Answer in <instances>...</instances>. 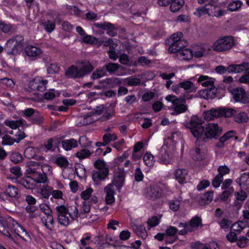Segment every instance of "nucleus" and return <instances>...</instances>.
Listing matches in <instances>:
<instances>
[{"mask_svg": "<svg viewBox=\"0 0 249 249\" xmlns=\"http://www.w3.org/2000/svg\"><path fill=\"white\" fill-rule=\"evenodd\" d=\"M203 123V120L197 116H193L189 123V128L193 136L196 138V143L197 145H203L208 141L213 139H219V141L215 143V146L221 148L224 146L226 141L235 137L236 134L234 130H230L219 138L222 134V129L219 127L217 124H208L205 128L202 125Z\"/></svg>", "mask_w": 249, "mask_h": 249, "instance_id": "1", "label": "nucleus"}, {"mask_svg": "<svg viewBox=\"0 0 249 249\" xmlns=\"http://www.w3.org/2000/svg\"><path fill=\"white\" fill-rule=\"evenodd\" d=\"M24 46V36L22 35H16L6 41L4 53L10 57H15L20 53Z\"/></svg>", "mask_w": 249, "mask_h": 249, "instance_id": "2", "label": "nucleus"}, {"mask_svg": "<svg viewBox=\"0 0 249 249\" xmlns=\"http://www.w3.org/2000/svg\"><path fill=\"white\" fill-rule=\"evenodd\" d=\"M93 69V65L89 61L82 62L80 67L74 65L70 66L66 71L65 75L68 78L80 79L90 73Z\"/></svg>", "mask_w": 249, "mask_h": 249, "instance_id": "3", "label": "nucleus"}, {"mask_svg": "<svg viewBox=\"0 0 249 249\" xmlns=\"http://www.w3.org/2000/svg\"><path fill=\"white\" fill-rule=\"evenodd\" d=\"M167 188L165 184L160 182L150 184L144 189L143 195L149 201H158L164 196Z\"/></svg>", "mask_w": 249, "mask_h": 249, "instance_id": "4", "label": "nucleus"}, {"mask_svg": "<svg viewBox=\"0 0 249 249\" xmlns=\"http://www.w3.org/2000/svg\"><path fill=\"white\" fill-rule=\"evenodd\" d=\"M182 34L178 32L173 34L170 38L166 41V44L168 45V52L171 53H179L182 49L186 47L188 42L182 39Z\"/></svg>", "mask_w": 249, "mask_h": 249, "instance_id": "5", "label": "nucleus"}, {"mask_svg": "<svg viewBox=\"0 0 249 249\" xmlns=\"http://www.w3.org/2000/svg\"><path fill=\"white\" fill-rule=\"evenodd\" d=\"M234 45L233 37L231 36L219 37L214 42L212 48L216 52H222L229 50Z\"/></svg>", "mask_w": 249, "mask_h": 249, "instance_id": "6", "label": "nucleus"}, {"mask_svg": "<svg viewBox=\"0 0 249 249\" xmlns=\"http://www.w3.org/2000/svg\"><path fill=\"white\" fill-rule=\"evenodd\" d=\"M228 91L232 95L233 99L236 102L244 104L249 103V98L243 88H232L230 87L228 88Z\"/></svg>", "mask_w": 249, "mask_h": 249, "instance_id": "7", "label": "nucleus"}, {"mask_svg": "<svg viewBox=\"0 0 249 249\" xmlns=\"http://www.w3.org/2000/svg\"><path fill=\"white\" fill-rule=\"evenodd\" d=\"M48 83L47 80L44 79L41 76H37L29 82L28 87L30 91L43 92L46 89Z\"/></svg>", "mask_w": 249, "mask_h": 249, "instance_id": "8", "label": "nucleus"}, {"mask_svg": "<svg viewBox=\"0 0 249 249\" xmlns=\"http://www.w3.org/2000/svg\"><path fill=\"white\" fill-rule=\"evenodd\" d=\"M61 142V138L57 137L50 138L45 141L42 145V149L45 152H60L59 146Z\"/></svg>", "mask_w": 249, "mask_h": 249, "instance_id": "9", "label": "nucleus"}, {"mask_svg": "<svg viewBox=\"0 0 249 249\" xmlns=\"http://www.w3.org/2000/svg\"><path fill=\"white\" fill-rule=\"evenodd\" d=\"M125 179V173L123 167H118L115 169L113 179L111 184L120 189L124 185Z\"/></svg>", "mask_w": 249, "mask_h": 249, "instance_id": "10", "label": "nucleus"}, {"mask_svg": "<svg viewBox=\"0 0 249 249\" xmlns=\"http://www.w3.org/2000/svg\"><path fill=\"white\" fill-rule=\"evenodd\" d=\"M237 66H239V68H237V71H236L233 73L244 72V74L239 78V82L245 84H249V63L244 62L237 64Z\"/></svg>", "mask_w": 249, "mask_h": 249, "instance_id": "11", "label": "nucleus"}, {"mask_svg": "<svg viewBox=\"0 0 249 249\" xmlns=\"http://www.w3.org/2000/svg\"><path fill=\"white\" fill-rule=\"evenodd\" d=\"M11 224L15 226L18 224V223L11 217H8L5 220L0 221V232L9 238H11L12 236L7 231V228H12Z\"/></svg>", "mask_w": 249, "mask_h": 249, "instance_id": "12", "label": "nucleus"}, {"mask_svg": "<svg viewBox=\"0 0 249 249\" xmlns=\"http://www.w3.org/2000/svg\"><path fill=\"white\" fill-rule=\"evenodd\" d=\"M106 72H108L110 75L116 74L117 75H123L120 73V70H122L123 67L118 63L109 62L105 64L103 66Z\"/></svg>", "mask_w": 249, "mask_h": 249, "instance_id": "13", "label": "nucleus"}, {"mask_svg": "<svg viewBox=\"0 0 249 249\" xmlns=\"http://www.w3.org/2000/svg\"><path fill=\"white\" fill-rule=\"evenodd\" d=\"M109 169H105L103 171L94 170L92 173V177L94 183L99 185L108 176Z\"/></svg>", "mask_w": 249, "mask_h": 249, "instance_id": "14", "label": "nucleus"}, {"mask_svg": "<svg viewBox=\"0 0 249 249\" xmlns=\"http://www.w3.org/2000/svg\"><path fill=\"white\" fill-rule=\"evenodd\" d=\"M14 25L5 20H0V40L4 38V34H8L14 29Z\"/></svg>", "mask_w": 249, "mask_h": 249, "instance_id": "15", "label": "nucleus"}, {"mask_svg": "<svg viewBox=\"0 0 249 249\" xmlns=\"http://www.w3.org/2000/svg\"><path fill=\"white\" fill-rule=\"evenodd\" d=\"M237 68H239V66H237L236 64H232L227 67L219 65L216 67L215 71L217 73L221 74L226 73L233 74L234 72L237 71Z\"/></svg>", "mask_w": 249, "mask_h": 249, "instance_id": "16", "label": "nucleus"}, {"mask_svg": "<svg viewBox=\"0 0 249 249\" xmlns=\"http://www.w3.org/2000/svg\"><path fill=\"white\" fill-rule=\"evenodd\" d=\"M106 193L105 201L107 204H112L115 201V191L112 184H109L104 188Z\"/></svg>", "mask_w": 249, "mask_h": 249, "instance_id": "17", "label": "nucleus"}, {"mask_svg": "<svg viewBox=\"0 0 249 249\" xmlns=\"http://www.w3.org/2000/svg\"><path fill=\"white\" fill-rule=\"evenodd\" d=\"M26 53L28 56L36 59L40 58V55L42 53L40 48L34 46H28L26 48Z\"/></svg>", "mask_w": 249, "mask_h": 249, "instance_id": "18", "label": "nucleus"}, {"mask_svg": "<svg viewBox=\"0 0 249 249\" xmlns=\"http://www.w3.org/2000/svg\"><path fill=\"white\" fill-rule=\"evenodd\" d=\"M131 227L137 235L142 239H145L147 236V232L143 224L138 225L134 223H131Z\"/></svg>", "mask_w": 249, "mask_h": 249, "instance_id": "19", "label": "nucleus"}, {"mask_svg": "<svg viewBox=\"0 0 249 249\" xmlns=\"http://www.w3.org/2000/svg\"><path fill=\"white\" fill-rule=\"evenodd\" d=\"M61 144L62 148L65 150L68 151L71 150L72 148L78 147L79 142L73 138H71L64 140H61Z\"/></svg>", "mask_w": 249, "mask_h": 249, "instance_id": "20", "label": "nucleus"}, {"mask_svg": "<svg viewBox=\"0 0 249 249\" xmlns=\"http://www.w3.org/2000/svg\"><path fill=\"white\" fill-rule=\"evenodd\" d=\"M32 180L39 183H44L47 181V176L44 172L36 171L35 172L30 174Z\"/></svg>", "mask_w": 249, "mask_h": 249, "instance_id": "21", "label": "nucleus"}, {"mask_svg": "<svg viewBox=\"0 0 249 249\" xmlns=\"http://www.w3.org/2000/svg\"><path fill=\"white\" fill-rule=\"evenodd\" d=\"M188 175V171L185 169H178L174 172L176 179L180 183L186 182V178Z\"/></svg>", "mask_w": 249, "mask_h": 249, "instance_id": "22", "label": "nucleus"}, {"mask_svg": "<svg viewBox=\"0 0 249 249\" xmlns=\"http://www.w3.org/2000/svg\"><path fill=\"white\" fill-rule=\"evenodd\" d=\"M228 11L226 10H223L220 8L218 6L217 2L212 3L211 15L216 18H220L227 14Z\"/></svg>", "mask_w": 249, "mask_h": 249, "instance_id": "23", "label": "nucleus"}, {"mask_svg": "<svg viewBox=\"0 0 249 249\" xmlns=\"http://www.w3.org/2000/svg\"><path fill=\"white\" fill-rule=\"evenodd\" d=\"M243 3L240 0H231L227 6V10L231 12L239 11Z\"/></svg>", "mask_w": 249, "mask_h": 249, "instance_id": "24", "label": "nucleus"}, {"mask_svg": "<svg viewBox=\"0 0 249 249\" xmlns=\"http://www.w3.org/2000/svg\"><path fill=\"white\" fill-rule=\"evenodd\" d=\"M213 192L210 191L205 193L199 200L200 205L203 206L210 203L213 198Z\"/></svg>", "mask_w": 249, "mask_h": 249, "instance_id": "25", "label": "nucleus"}, {"mask_svg": "<svg viewBox=\"0 0 249 249\" xmlns=\"http://www.w3.org/2000/svg\"><path fill=\"white\" fill-rule=\"evenodd\" d=\"M99 82L101 84H106L107 86L108 85L110 87H114L116 86H119L121 85L122 81V79L119 78H107L105 80L100 81Z\"/></svg>", "mask_w": 249, "mask_h": 249, "instance_id": "26", "label": "nucleus"}, {"mask_svg": "<svg viewBox=\"0 0 249 249\" xmlns=\"http://www.w3.org/2000/svg\"><path fill=\"white\" fill-rule=\"evenodd\" d=\"M32 178L31 176L28 177L26 178H21L18 180V182L27 189H33L35 185L32 182Z\"/></svg>", "mask_w": 249, "mask_h": 249, "instance_id": "27", "label": "nucleus"}, {"mask_svg": "<svg viewBox=\"0 0 249 249\" xmlns=\"http://www.w3.org/2000/svg\"><path fill=\"white\" fill-rule=\"evenodd\" d=\"M184 0H172L170 10L174 13L178 11L184 5Z\"/></svg>", "mask_w": 249, "mask_h": 249, "instance_id": "28", "label": "nucleus"}, {"mask_svg": "<svg viewBox=\"0 0 249 249\" xmlns=\"http://www.w3.org/2000/svg\"><path fill=\"white\" fill-rule=\"evenodd\" d=\"M178 55H180V59L182 60H191L193 57V52L192 50L183 48L179 52Z\"/></svg>", "mask_w": 249, "mask_h": 249, "instance_id": "29", "label": "nucleus"}, {"mask_svg": "<svg viewBox=\"0 0 249 249\" xmlns=\"http://www.w3.org/2000/svg\"><path fill=\"white\" fill-rule=\"evenodd\" d=\"M212 3L208 2L204 6L196 9L197 16L201 17L205 14L211 15Z\"/></svg>", "mask_w": 249, "mask_h": 249, "instance_id": "30", "label": "nucleus"}, {"mask_svg": "<svg viewBox=\"0 0 249 249\" xmlns=\"http://www.w3.org/2000/svg\"><path fill=\"white\" fill-rule=\"evenodd\" d=\"M239 185L243 189L249 188V173L243 174L239 178Z\"/></svg>", "mask_w": 249, "mask_h": 249, "instance_id": "31", "label": "nucleus"}, {"mask_svg": "<svg viewBox=\"0 0 249 249\" xmlns=\"http://www.w3.org/2000/svg\"><path fill=\"white\" fill-rule=\"evenodd\" d=\"M27 165L28 167V169H27V171L28 172V174H30L33 172H36L37 171V169H39L41 163L38 161V160H37V161H29L27 162Z\"/></svg>", "mask_w": 249, "mask_h": 249, "instance_id": "32", "label": "nucleus"}, {"mask_svg": "<svg viewBox=\"0 0 249 249\" xmlns=\"http://www.w3.org/2000/svg\"><path fill=\"white\" fill-rule=\"evenodd\" d=\"M249 119L247 113L245 112H236L234 115V120L238 123H247Z\"/></svg>", "mask_w": 249, "mask_h": 249, "instance_id": "33", "label": "nucleus"}, {"mask_svg": "<svg viewBox=\"0 0 249 249\" xmlns=\"http://www.w3.org/2000/svg\"><path fill=\"white\" fill-rule=\"evenodd\" d=\"M98 38L87 34L81 37V42L86 44L96 45L98 43Z\"/></svg>", "mask_w": 249, "mask_h": 249, "instance_id": "34", "label": "nucleus"}, {"mask_svg": "<svg viewBox=\"0 0 249 249\" xmlns=\"http://www.w3.org/2000/svg\"><path fill=\"white\" fill-rule=\"evenodd\" d=\"M198 81L201 83V85L203 87H207L208 89L214 87L213 82L209 80L208 76H200L198 79Z\"/></svg>", "mask_w": 249, "mask_h": 249, "instance_id": "35", "label": "nucleus"}, {"mask_svg": "<svg viewBox=\"0 0 249 249\" xmlns=\"http://www.w3.org/2000/svg\"><path fill=\"white\" fill-rule=\"evenodd\" d=\"M107 75V73L104 70L103 67L102 68L97 69L93 72L90 77V79L96 80Z\"/></svg>", "mask_w": 249, "mask_h": 249, "instance_id": "36", "label": "nucleus"}, {"mask_svg": "<svg viewBox=\"0 0 249 249\" xmlns=\"http://www.w3.org/2000/svg\"><path fill=\"white\" fill-rule=\"evenodd\" d=\"M52 190V188L48 185H43L42 187L39 189V193L42 197L45 199H48L51 194Z\"/></svg>", "mask_w": 249, "mask_h": 249, "instance_id": "37", "label": "nucleus"}, {"mask_svg": "<svg viewBox=\"0 0 249 249\" xmlns=\"http://www.w3.org/2000/svg\"><path fill=\"white\" fill-rule=\"evenodd\" d=\"M30 121L33 124L41 125L43 124L44 119L38 112L35 111V113L30 118Z\"/></svg>", "mask_w": 249, "mask_h": 249, "instance_id": "38", "label": "nucleus"}, {"mask_svg": "<svg viewBox=\"0 0 249 249\" xmlns=\"http://www.w3.org/2000/svg\"><path fill=\"white\" fill-rule=\"evenodd\" d=\"M68 213L70 217L73 220H75L78 217L79 214L78 210L75 205H71L68 208Z\"/></svg>", "mask_w": 249, "mask_h": 249, "instance_id": "39", "label": "nucleus"}, {"mask_svg": "<svg viewBox=\"0 0 249 249\" xmlns=\"http://www.w3.org/2000/svg\"><path fill=\"white\" fill-rule=\"evenodd\" d=\"M190 226L192 228H202L203 227V224L202 223L201 218L197 216L193 217L190 221Z\"/></svg>", "mask_w": 249, "mask_h": 249, "instance_id": "40", "label": "nucleus"}, {"mask_svg": "<svg viewBox=\"0 0 249 249\" xmlns=\"http://www.w3.org/2000/svg\"><path fill=\"white\" fill-rule=\"evenodd\" d=\"M54 162L62 168L67 167L69 164V161L64 157H57Z\"/></svg>", "mask_w": 249, "mask_h": 249, "instance_id": "41", "label": "nucleus"}, {"mask_svg": "<svg viewBox=\"0 0 249 249\" xmlns=\"http://www.w3.org/2000/svg\"><path fill=\"white\" fill-rule=\"evenodd\" d=\"M222 117H231L236 113V110L231 108L221 107Z\"/></svg>", "mask_w": 249, "mask_h": 249, "instance_id": "42", "label": "nucleus"}, {"mask_svg": "<svg viewBox=\"0 0 249 249\" xmlns=\"http://www.w3.org/2000/svg\"><path fill=\"white\" fill-rule=\"evenodd\" d=\"M5 193L10 196L11 198L15 197L18 195V189L14 186L9 185L5 189Z\"/></svg>", "mask_w": 249, "mask_h": 249, "instance_id": "43", "label": "nucleus"}, {"mask_svg": "<svg viewBox=\"0 0 249 249\" xmlns=\"http://www.w3.org/2000/svg\"><path fill=\"white\" fill-rule=\"evenodd\" d=\"M42 25L44 27L46 31L50 33L54 29L55 24L54 21H51L49 20H47L46 21L42 23Z\"/></svg>", "mask_w": 249, "mask_h": 249, "instance_id": "44", "label": "nucleus"}, {"mask_svg": "<svg viewBox=\"0 0 249 249\" xmlns=\"http://www.w3.org/2000/svg\"><path fill=\"white\" fill-rule=\"evenodd\" d=\"M103 143L102 142H97L96 145L99 147L100 146H106L112 140V137L110 133H105L103 137Z\"/></svg>", "mask_w": 249, "mask_h": 249, "instance_id": "45", "label": "nucleus"}, {"mask_svg": "<svg viewBox=\"0 0 249 249\" xmlns=\"http://www.w3.org/2000/svg\"><path fill=\"white\" fill-rule=\"evenodd\" d=\"M4 123L6 126L12 129H16L22 125L21 122L18 121L6 120Z\"/></svg>", "mask_w": 249, "mask_h": 249, "instance_id": "46", "label": "nucleus"}, {"mask_svg": "<svg viewBox=\"0 0 249 249\" xmlns=\"http://www.w3.org/2000/svg\"><path fill=\"white\" fill-rule=\"evenodd\" d=\"M127 84L129 86H137L140 85L141 80L139 78L134 76H130L126 78Z\"/></svg>", "mask_w": 249, "mask_h": 249, "instance_id": "47", "label": "nucleus"}, {"mask_svg": "<svg viewBox=\"0 0 249 249\" xmlns=\"http://www.w3.org/2000/svg\"><path fill=\"white\" fill-rule=\"evenodd\" d=\"M15 142H16V139L8 135H5L2 137V144L3 145H11Z\"/></svg>", "mask_w": 249, "mask_h": 249, "instance_id": "48", "label": "nucleus"}, {"mask_svg": "<svg viewBox=\"0 0 249 249\" xmlns=\"http://www.w3.org/2000/svg\"><path fill=\"white\" fill-rule=\"evenodd\" d=\"M57 220L58 223L62 226H67L70 223V221L67 214L59 215L57 216Z\"/></svg>", "mask_w": 249, "mask_h": 249, "instance_id": "49", "label": "nucleus"}, {"mask_svg": "<svg viewBox=\"0 0 249 249\" xmlns=\"http://www.w3.org/2000/svg\"><path fill=\"white\" fill-rule=\"evenodd\" d=\"M234 189L232 187H231L224 191L221 195L220 199L223 201L227 200L229 197L233 193Z\"/></svg>", "mask_w": 249, "mask_h": 249, "instance_id": "50", "label": "nucleus"}, {"mask_svg": "<svg viewBox=\"0 0 249 249\" xmlns=\"http://www.w3.org/2000/svg\"><path fill=\"white\" fill-rule=\"evenodd\" d=\"M0 83L8 88H12L15 85L13 80L7 77L1 78Z\"/></svg>", "mask_w": 249, "mask_h": 249, "instance_id": "51", "label": "nucleus"}, {"mask_svg": "<svg viewBox=\"0 0 249 249\" xmlns=\"http://www.w3.org/2000/svg\"><path fill=\"white\" fill-rule=\"evenodd\" d=\"M181 200L179 199H174L171 201L169 203L170 209L173 211H177L180 207Z\"/></svg>", "mask_w": 249, "mask_h": 249, "instance_id": "52", "label": "nucleus"}, {"mask_svg": "<svg viewBox=\"0 0 249 249\" xmlns=\"http://www.w3.org/2000/svg\"><path fill=\"white\" fill-rule=\"evenodd\" d=\"M237 245L240 248H246L249 243V239L245 236L240 237L239 239H237Z\"/></svg>", "mask_w": 249, "mask_h": 249, "instance_id": "53", "label": "nucleus"}, {"mask_svg": "<svg viewBox=\"0 0 249 249\" xmlns=\"http://www.w3.org/2000/svg\"><path fill=\"white\" fill-rule=\"evenodd\" d=\"M217 89L215 87L208 89L206 90V95L207 98L210 99H214L216 97Z\"/></svg>", "mask_w": 249, "mask_h": 249, "instance_id": "54", "label": "nucleus"}, {"mask_svg": "<svg viewBox=\"0 0 249 249\" xmlns=\"http://www.w3.org/2000/svg\"><path fill=\"white\" fill-rule=\"evenodd\" d=\"M113 24L110 22L105 21L103 23H95V26L98 28L107 31L108 29L113 27Z\"/></svg>", "mask_w": 249, "mask_h": 249, "instance_id": "55", "label": "nucleus"}, {"mask_svg": "<svg viewBox=\"0 0 249 249\" xmlns=\"http://www.w3.org/2000/svg\"><path fill=\"white\" fill-rule=\"evenodd\" d=\"M55 210L56 211L57 216L68 214L69 210H68V208L63 205L56 206Z\"/></svg>", "mask_w": 249, "mask_h": 249, "instance_id": "56", "label": "nucleus"}, {"mask_svg": "<svg viewBox=\"0 0 249 249\" xmlns=\"http://www.w3.org/2000/svg\"><path fill=\"white\" fill-rule=\"evenodd\" d=\"M92 192L93 189L91 188H89L81 193V197L84 199L85 201H87L91 196Z\"/></svg>", "mask_w": 249, "mask_h": 249, "instance_id": "57", "label": "nucleus"}, {"mask_svg": "<svg viewBox=\"0 0 249 249\" xmlns=\"http://www.w3.org/2000/svg\"><path fill=\"white\" fill-rule=\"evenodd\" d=\"M107 54L111 59L116 60L118 58V54L115 51V49L113 46H110L109 50L107 51Z\"/></svg>", "mask_w": 249, "mask_h": 249, "instance_id": "58", "label": "nucleus"}, {"mask_svg": "<svg viewBox=\"0 0 249 249\" xmlns=\"http://www.w3.org/2000/svg\"><path fill=\"white\" fill-rule=\"evenodd\" d=\"M160 223V219L156 216H152L147 221V224L150 227H153L157 226Z\"/></svg>", "mask_w": 249, "mask_h": 249, "instance_id": "59", "label": "nucleus"}, {"mask_svg": "<svg viewBox=\"0 0 249 249\" xmlns=\"http://www.w3.org/2000/svg\"><path fill=\"white\" fill-rule=\"evenodd\" d=\"M95 167L100 171H103L105 169H108L106 166L105 162L101 160H97L95 161L94 163Z\"/></svg>", "mask_w": 249, "mask_h": 249, "instance_id": "60", "label": "nucleus"}, {"mask_svg": "<svg viewBox=\"0 0 249 249\" xmlns=\"http://www.w3.org/2000/svg\"><path fill=\"white\" fill-rule=\"evenodd\" d=\"M91 242L94 243V244L103 245L106 243V239L103 235H99L94 237L91 241Z\"/></svg>", "mask_w": 249, "mask_h": 249, "instance_id": "61", "label": "nucleus"}, {"mask_svg": "<svg viewBox=\"0 0 249 249\" xmlns=\"http://www.w3.org/2000/svg\"><path fill=\"white\" fill-rule=\"evenodd\" d=\"M59 70V68L56 63H51L47 68V71L48 74H54Z\"/></svg>", "mask_w": 249, "mask_h": 249, "instance_id": "62", "label": "nucleus"}, {"mask_svg": "<svg viewBox=\"0 0 249 249\" xmlns=\"http://www.w3.org/2000/svg\"><path fill=\"white\" fill-rule=\"evenodd\" d=\"M187 109V106L184 104L177 105L174 107V111L177 114L185 112Z\"/></svg>", "mask_w": 249, "mask_h": 249, "instance_id": "63", "label": "nucleus"}, {"mask_svg": "<svg viewBox=\"0 0 249 249\" xmlns=\"http://www.w3.org/2000/svg\"><path fill=\"white\" fill-rule=\"evenodd\" d=\"M223 178L220 175H217L212 181V185L214 188H218L223 181Z\"/></svg>", "mask_w": 249, "mask_h": 249, "instance_id": "64", "label": "nucleus"}]
</instances>
